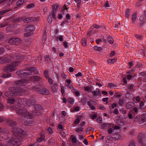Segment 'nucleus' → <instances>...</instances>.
<instances>
[{
	"instance_id": "obj_1",
	"label": "nucleus",
	"mask_w": 146,
	"mask_h": 146,
	"mask_svg": "<svg viewBox=\"0 0 146 146\" xmlns=\"http://www.w3.org/2000/svg\"><path fill=\"white\" fill-rule=\"evenodd\" d=\"M9 123L12 127L11 130L15 136L9 141V143L13 146H19L22 144L23 138L28 135L27 132L19 127L16 121H10Z\"/></svg>"
},
{
	"instance_id": "obj_2",
	"label": "nucleus",
	"mask_w": 146,
	"mask_h": 146,
	"mask_svg": "<svg viewBox=\"0 0 146 146\" xmlns=\"http://www.w3.org/2000/svg\"><path fill=\"white\" fill-rule=\"evenodd\" d=\"M9 91H7L5 93V96L9 98L11 96L15 97L18 96H21L23 93L26 92L25 89L21 87L16 88L11 87L9 88Z\"/></svg>"
},
{
	"instance_id": "obj_3",
	"label": "nucleus",
	"mask_w": 146,
	"mask_h": 146,
	"mask_svg": "<svg viewBox=\"0 0 146 146\" xmlns=\"http://www.w3.org/2000/svg\"><path fill=\"white\" fill-rule=\"evenodd\" d=\"M0 58L1 64L8 63L10 61L11 62L12 64L21 63L23 60V59L21 57L15 54L10 57V59L5 56H3Z\"/></svg>"
},
{
	"instance_id": "obj_4",
	"label": "nucleus",
	"mask_w": 146,
	"mask_h": 146,
	"mask_svg": "<svg viewBox=\"0 0 146 146\" xmlns=\"http://www.w3.org/2000/svg\"><path fill=\"white\" fill-rule=\"evenodd\" d=\"M26 69V70H22L17 71L16 74L19 77L21 78H23L28 77L29 75L32 74L33 73L36 74V73L37 72L35 67H31L27 68Z\"/></svg>"
},
{
	"instance_id": "obj_5",
	"label": "nucleus",
	"mask_w": 146,
	"mask_h": 146,
	"mask_svg": "<svg viewBox=\"0 0 146 146\" xmlns=\"http://www.w3.org/2000/svg\"><path fill=\"white\" fill-rule=\"evenodd\" d=\"M16 111L17 114L19 116L28 117L31 119L33 118L32 114L25 109H17Z\"/></svg>"
},
{
	"instance_id": "obj_6",
	"label": "nucleus",
	"mask_w": 146,
	"mask_h": 146,
	"mask_svg": "<svg viewBox=\"0 0 146 146\" xmlns=\"http://www.w3.org/2000/svg\"><path fill=\"white\" fill-rule=\"evenodd\" d=\"M33 90L35 89V90L40 94L44 95H49L50 94V92L48 90L45 88H43L41 89L38 88L36 86H34Z\"/></svg>"
},
{
	"instance_id": "obj_7",
	"label": "nucleus",
	"mask_w": 146,
	"mask_h": 146,
	"mask_svg": "<svg viewBox=\"0 0 146 146\" xmlns=\"http://www.w3.org/2000/svg\"><path fill=\"white\" fill-rule=\"evenodd\" d=\"M35 27L33 25H29L26 27L25 29L26 33L24 34L25 37L28 36H31L32 32L35 29Z\"/></svg>"
},
{
	"instance_id": "obj_8",
	"label": "nucleus",
	"mask_w": 146,
	"mask_h": 146,
	"mask_svg": "<svg viewBox=\"0 0 146 146\" xmlns=\"http://www.w3.org/2000/svg\"><path fill=\"white\" fill-rule=\"evenodd\" d=\"M16 66L17 64H8L3 68V70L7 73L12 72L15 70Z\"/></svg>"
},
{
	"instance_id": "obj_9",
	"label": "nucleus",
	"mask_w": 146,
	"mask_h": 146,
	"mask_svg": "<svg viewBox=\"0 0 146 146\" xmlns=\"http://www.w3.org/2000/svg\"><path fill=\"white\" fill-rule=\"evenodd\" d=\"M21 41V39L19 38H12L8 40V42L11 45H17L20 43Z\"/></svg>"
},
{
	"instance_id": "obj_10",
	"label": "nucleus",
	"mask_w": 146,
	"mask_h": 146,
	"mask_svg": "<svg viewBox=\"0 0 146 146\" xmlns=\"http://www.w3.org/2000/svg\"><path fill=\"white\" fill-rule=\"evenodd\" d=\"M143 134L140 133L139 134L138 136V139L139 143L143 146H146V138L143 139Z\"/></svg>"
},
{
	"instance_id": "obj_11",
	"label": "nucleus",
	"mask_w": 146,
	"mask_h": 146,
	"mask_svg": "<svg viewBox=\"0 0 146 146\" xmlns=\"http://www.w3.org/2000/svg\"><path fill=\"white\" fill-rule=\"evenodd\" d=\"M8 132L2 130L0 131V140L2 141V139L5 140L7 138Z\"/></svg>"
},
{
	"instance_id": "obj_12",
	"label": "nucleus",
	"mask_w": 146,
	"mask_h": 146,
	"mask_svg": "<svg viewBox=\"0 0 146 146\" xmlns=\"http://www.w3.org/2000/svg\"><path fill=\"white\" fill-rule=\"evenodd\" d=\"M96 104V102L93 100L87 101V105L92 110H94L96 109V107L94 105H95Z\"/></svg>"
},
{
	"instance_id": "obj_13",
	"label": "nucleus",
	"mask_w": 146,
	"mask_h": 146,
	"mask_svg": "<svg viewBox=\"0 0 146 146\" xmlns=\"http://www.w3.org/2000/svg\"><path fill=\"white\" fill-rule=\"evenodd\" d=\"M28 82V80L27 79H23L17 81L16 84L18 86H24L25 84L27 83Z\"/></svg>"
},
{
	"instance_id": "obj_14",
	"label": "nucleus",
	"mask_w": 146,
	"mask_h": 146,
	"mask_svg": "<svg viewBox=\"0 0 146 146\" xmlns=\"http://www.w3.org/2000/svg\"><path fill=\"white\" fill-rule=\"evenodd\" d=\"M113 125L112 123H102L101 125V128L102 129H108L110 127H111V126Z\"/></svg>"
},
{
	"instance_id": "obj_15",
	"label": "nucleus",
	"mask_w": 146,
	"mask_h": 146,
	"mask_svg": "<svg viewBox=\"0 0 146 146\" xmlns=\"http://www.w3.org/2000/svg\"><path fill=\"white\" fill-rule=\"evenodd\" d=\"M65 82L67 83L66 86L70 89H72L73 88V84L72 83L70 79H66Z\"/></svg>"
},
{
	"instance_id": "obj_16",
	"label": "nucleus",
	"mask_w": 146,
	"mask_h": 146,
	"mask_svg": "<svg viewBox=\"0 0 146 146\" xmlns=\"http://www.w3.org/2000/svg\"><path fill=\"white\" fill-rule=\"evenodd\" d=\"M58 84L56 83H54L52 86H51V90L54 92H56L58 88Z\"/></svg>"
},
{
	"instance_id": "obj_17",
	"label": "nucleus",
	"mask_w": 146,
	"mask_h": 146,
	"mask_svg": "<svg viewBox=\"0 0 146 146\" xmlns=\"http://www.w3.org/2000/svg\"><path fill=\"white\" fill-rule=\"evenodd\" d=\"M34 19V17H32L23 19V21L25 23H30L32 21H33Z\"/></svg>"
},
{
	"instance_id": "obj_18",
	"label": "nucleus",
	"mask_w": 146,
	"mask_h": 146,
	"mask_svg": "<svg viewBox=\"0 0 146 146\" xmlns=\"http://www.w3.org/2000/svg\"><path fill=\"white\" fill-rule=\"evenodd\" d=\"M40 137L38 138L37 139V141L38 142H42L44 139L45 138V134H42V133H40Z\"/></svg>"
},
{
	"instance_id": "obj_19",
	"label": "nucleus",
	"mask_w": 146,
	"mask_h": 146,
	"mask_svg": "<svg viewBox=\"0 0 146 146\" xmlns=\"http://www.w3.org/2000/svg\"><path fill=\"white\" fill-rule=\"evenodd\" d=\"M70 138L72 140V143L75 145V144L76 143L77 141L76 137L74 136L73 135H71L70 137Z\"/></svg>"
},
{
	"instance_id": "obj_20",
	"label": "nucleus",
	"mask_w": 146,
	"mask_h": 146,
	"mask_svg": "<svg viewBox=\"0 0 146 146\" xmlns=\"http://www.w3.org/2000/svg\"><path fill=\"white\" fill-rule=\"evenodd\" d=\"M40 79V77L38 76H33L32 78V80L34 81H39Z\"/></svg>"
},
{
	"instance_id": "obj_21",
	"label": "nucleus",
	"mask_w": 146,
	"mask_h": 146,
	"mask_svg": "<svg viewBox=\"0 0 146 146\" xmlns=\"http://www.w3.org/2000/svg\"><path fill=\"white\" fill-rule=\"evenodd\" d=\"M25 0H20L16 3V5L18 7H20L25 3Z\"/></svg>"
},
{
	"instance_id": "obj_22",
	"label": "nucleus",
	"mask_w": 146,
	"mask_h": 146,
	"mask_svg": "<svg viewBox=\"0 0 146 146\" xmlns=\"http://www.w3.org/2000/svg\"><path fill=\"white\" fill-rule=\"evenodd\" d=\"M141 117V115H137L136 116L134 119V121L135 122L137 121L139 124V123L140 122V118Z\"/></svg>"
},
{
	"instance_id": "obj_23",
	"label": "nucleus",
	"mask_w": 146,
	"mask_h": 146,
	"mask_svg": "<svg viewBox=\"0 0 146 146\" xmlns=\"http://www.w3.org/2000/svg\"><path fill=\"white\" fill-rule=\"evenodd\" d=\"M45 60L46 61L48 62V63H52L51 61L49 55H47L45 56Z\"/></svg>"
},
{
	"instance_id": "obj_24",
	"label": "nucleus",
	"mask_w": 146,
	"mask_h": 146,
	"mask_svg": "<svg viewBox=\"0 0 146 146\" xmlns=\"http://www.w3.org/2000/svg\"><path fill=\"white\" fill-rule=\"evenodd\" d=\"M34 108L36 110H39L42 108V106L39 104H36L34 106Z\"/></svg>"
},
{
	"instance_id": "obj_25",
	"label": "nucleus",
	"mask_w": 146,
	"mask_h": 146,
	"mask_svg": "<svg viewBox=\"0 0 146 146\" xmlns=\"http://www.w3.org/2000/svg\"><path fill=\"white\" fill-rule=\"evenodd\" d=\"M23 17H19L15 18L14 21L15 23L21 22L23 20Z\"/></svg>"
},
{
	"instance_id": "obj_26",
	"label": "nucleus",
	"mask_w": 146,
	"mask_h": 146,
	"mask_svg": "<svg viewBox=\"0 0 146 146\" xmlns=\"http://www.w3.org/2000/svg\"><path fill=\"white\" fill-rule=\"evenodd\" d=\"M137 13H133L132 15V22L134 23L136 19Z\"/></svg>"
},
{
	"instance_id": "obj_27",
	"label": "nucleus",
	"mask_w": 146,
	"mask_h": 146,
	"mask_svg": "<svg viewBox=\"0 0 146 146\" xmlns=\"http://www.w3.org/2000/svg\"><path fill=\"white\" fill-rule=\"evenodd\" d=\"M83 130V128L81 127L77 128L75 129V131L79 133H81Z\"/></svg>"
},
{
	"instance_id": "obj_28",
	"label": "nucleus",
	"mask_w": 146,
	"mask_h": 146,
	"mask_svg": "<svg viewBox=\"0 0 146 146\" xmlns=\"http://www.w3.org/2000/svg\"><path fill=\"white\" fill-rule=\"evenodd\" d=\"M24 123L25 124L28 126H29L30 124L33 123V122L32 120H26L25 121Z\"/></svg>"
},
{
	"instance_id": "obj_29",
	"label": "nucleus",
	"mask_w": 146,
	"mask_h": 146,
	"mask_svg": "<svg viewBox=\"0 0 146 146\" xmlns=\"http://www.w3.org/2000/svg\"><path fill=\"white\" fill-rule=\"evenodd\" d=\"M67 102L70 104L73 105L74 102V99L71 98H68L67 99Z\"/></svg>"
},
{
	"instance_id": "obj_30",
	"label": "nucleus",
	"mask_w": 146,
	"mask_h": 146,
	"mask_svg": "<svg viewBox=\"0 0 146 146\" xmlns=\"http://www.w3.org/2000/svg\"><path fill=\"white\" fill-rule=\"evenodd\" d=\"M57 12L56 11L55 9H53V11L51 12V14H52V16L53 18L55 20L56 19V13Z\"/></svg>"
},
{
	"instance_id": "obj_31",
	"label": "nucleus",
	"mask_w": 146,
	"mask_h": 146,
	"mask_svg": "<svg viewBox=\"0 0 146 146\" xmlns=\"http://www.w3.org/2000/svg\"><path fill=\"white\" fill-rule=\"evenodd\" d=\"M64 88H65L63 86H61V92L63 97H65V90L64 89Z\"/></svg>"
},
{
	"instance_id": "obj_32",
	"label": "nucleus",
	"mask_w": 146,
	"mask_h": 146,
	"mask_svg": "<svg viewBox=\"0 0 146 146\" xmlns=\"http://www.w3.org/2000/svg\"><path fill=\"white\" fill-rule=\"evenodd\" d=\"M118 104V105L119 106H123L124 104L123 99L122 98H119V99Z\"/></svg>"
},
{
	"instance_id": "obj_33",
	"label": "nucleus",
	"mask_w": 146,
	"mask_h": 146,
	"mask_svg": "<svg viewBox=\"0 0 146 146\" xmlns=\"http://www.w3.org/2000/svg\"><path fill=\"white\" fill-rule=\"evenodd\" d=\"M48 72V70H45L44 72V75L46 79L49 77Z\"/></svg>"
},
{
	"instance_id": "obj_34",
	"label": "nucleus",
	"mask_w": 146,
	"mask_h": 146,
	"mask_svg": "<svg viewBox=\"0 0 146 146\" xmlns=\"http://www.w3.org/2000/svg\"><path fill=\"white\" fill-rule=\"evenodd\" d=\"M108 42L110 44H112L113 42V38L110 36H109L107 38Z\"/></svg>"
},
{
	"instance_id": "obj_35",
	"label": "nucleus",
	"mask_w": 146,
	"mask_h": 146,
	"mask_svg": "<svg viewBox=\"0 0 146 146\" xmlns=\"http://www.w3.org/2000/svg\"><path fill=\"white\" fill-rule=\"evenodd\" d=\"M81 43L83 46H86V40L84 38H82L81 41Z\"/></svg>"
},
{
	"instance_id": "obj_36",
	"label": "nucleus",
	"mask_w": 146,
	"mask_h": 146,
	"mask_svg": "<svg viewBox=\"0 0 146 146\" xmlns=\"http://www.w3.org/2000/svg\"><path fill=\"white\" fill-rule=\"evenodd\" d=\"M131 111H133V112L134 115H136L138 112V108L137 107H134L132 109V110Z\"/></svg>"
},
{
	"instance_id": "obj_37",
	"label": "nucleus",
	"mask_w": 146,
	"mask_h": 146,
	"mask_svg": "<svg viewBox=\"0 0 146 146\" xmlns=\"http://www.w3.org/2000/svg\"><path fill=\"white\" fill-rule=\"evenodd\" d=\"M15 102V100L13 98H9L7 100V103L11 104H13Z\"/></svg>"
},
{
	"instance_id": "obj_38",
	"label": "nucleus",
	"mask_w": 146,
	"mask_h": 146,
	"mask_svg": "<svg viewBox=\"0 0 146 146\" xmlns=\"http://www.w3.org/2000/svg\"><path fill=\"white\" fill-rule=\"evenodd\" d=\"M95 91L96 93V96H101V92L98 88H96V91Z\"/></svg>"
},
{
	"instance_id": "obj_39",
	"label": "nucleus",
	"mask_w": 146,
	"mask_h": 146,
	"mask_svg": "<svg viewBox=\"0 0 146 146\" xmlns=\"http://www.w3.org/2000/svg\"><path fill=\"white\" fill-rule=\"evenodd\" d=\"M140 122L139 123V124H142V123L145 122L146 121V118L145 117H143L142 118L141 117Z\"/></svg>"
},
{
	"instance_id": "obj_40",
	"label": "nucleus",
	"mask_w": 146,
	"mask_h": 146,
	"mask_svg": "<svg viewBox=\"0 0 146 146\" xmlns=\"http://www.w3.org/2000/svg\"><path fill=\"white\" fill-rule=\"evenodd\" d=\"M59 5H58L55 4L52 6V9H55V10L57 11L59 8Z\"/></svg>"
},
{
	"instance_id": "obj_41",
	"label": "nucleus",
	"mask_w": 146,
	"mask_h": 146,
	"mask_svg": "<svg viewBox=\"0 0 146 146\" xmlns=\"http://www.w3.org/2000/svg\"><path fill=\"white\" fill-rule=\"evenodd\" d=\"M2 76L4 78L9 77L11 76V74L10 73L8 74H3Z\"/></svg>"
},
{
	"instance_id": "obj_42",
	"label": "nucleus",
	"mask_w": 146,
	"mask_h": 146,
	"mask_svg": "<svg viewBox=\"0 0 146 146\" xmlns=\"http://www.w3.org/2000/svg\"><path fill=\"white\" fill-rule=\"evenodd\" d=\"M130 9L128 8H127L126 9V12H125V16L126 17L128 18L129 16V14H130Z\"/></svg>"
},
{
	"instance_id": "obj_43",
	"label": "nucleus",
	"mask_w": 146,
	"mask_h": 146,
	"mask_svg": "<svg viewBox=\"0 0 146 146\" xmlns=\"http://www.w3.org/2000/svg\"><path fill=\"white\" fill-rule=\"evenodd\" d=\"M75 1L76 3H77V6L79 8L81 3V0H74Z\"/></svg>"
},
{
	"instance_id": "obj_44",
	"label": "nucleus",
	"mask_w": 146,
	"mask_h": 146,
	"mask_svg": "<svg viewBox=\"0 0 146 146\" xmlns=\"http://www.w3.org/2000/svg\"><path fill=\"white\" fill-rule=\"evenodd\" d=\"M127 86L128 89L130 90H132L134 87V85L132 84H129Z\"/></svg>"
},
{
	"instance_id": "obj_45",
	"label": "nucleus",
	"mask_w": 146,
	"mask_h": 146,
	"mask_svg": "<svg viewBox=\"0 0 146 146\" xmlns=\"http://www.w3.org/2000/svg\"><path fill=\"white\" fill-rule=\"evenodd\" d=\"M108 86L110 88H112L115 87H116V85L114 84L111 83H110L108 84Z\"/></svg>"
},
{
	"instance_id": "obj_46",
	"label": "nucleus",
	"mask_w": 146,
	"mask_h": 146,
	"mask_svg": "<svg viewBox=\"0 0 146 146\" xmlns=\"http://www.w3.org/2000/svg\"><path fill=\"white\" fill-rule=\"evenodd\" d=\"M34 6V5L33 3H31L27 5V7L28 9H30L33 8Z\"/></svg>"
},
{
	"instance_id": "obj_47",
	"label": "nucleus",
	"mask_w": 146,
	"mask_h": 146,
	"mask_svg": "<svg viewBox=\"0 0 146 146\" xmlns=\"http://www.w3.org/2000/svg\"><path fill=\"white\" fill-rule=\"evenodd\" d=\"M94 49L98 51H101L102 50V48L101 47H98L97 46H95L94 47Z\"/></svg>"
},
{
	"instance_id": "obj_48",
	"label": "nucleus",
	"mask_w": 146,
	"mask_h": 146,
	"mask_svg": "<svg viewBox=\"0 0 146 146\" xmlns=\"http://www.w3.org/2000/svg\"><path fill=\"white\" fill-rule=\"evenodd\" d=\"M96 121L98 123H101L102 122V118L101 117H99L96 119Z\"/></svg>"
},
{
	"instance_id": "obj_49",
	"label": "nucleus",
	"mask_w": 146,
	"mask_h": 146,
	"mask_svg": "<svg viewBox=\"0 0 146 146\" xmlns=\"http://www.w3.org/2000/svg\"><path fill=\"white\" fill-rule=\"evenodd\" d=\"M80 120L79 119V118H77L74 121V123L76 125L80 123Z\"/></svg>"
},
{
	"instance_id": "obj_50",
	"label": "nucleus",
	"mask_w": 146,
	"mask_h": 146,
	"mask_svg": "<svg viewBox=\"0 0 146 146\" xmlns=\"http://www.w3.org/2000/svg\"><path fill=\"white\" fill-rule=\"evenodd\" d=\"M16 0H9L7 2V4L8 5H11L12 3L15 2Z\"/></svg>"
},
{
	"instance_id": "obj_51",
	"label": "nucleus",
	"mask_w": 146,
	"mask_h": 146,
	"mask_svg": "<svg viewBox=\"0 0 146 146\" xmlns=\"http://www.w3.org/2000/svg\"><path fill=\"white\" fill-rule=\"evenodd\" d=\"M135 37L138 39L141 40L142 39V36L141 35L138 34H135Z\"/></svg>"
},
{
	"instance_id": "obj_52",
	"label": "nucleus",
	"mask_w": 146,
	"mask_h": 146,
	"mask_svg": "<svg viewBox=\"0 0 146 146\" xmlns=\"http://www.w3.org/2000/svg\"><path fill=\"white\" fill-rule=\"evenodd\" d=\"M63 45L64 47L66 48H68L69 46L68 45V43L66 41H64L63 42Z\"/></svg>"
},
{
	"instance_id": "obj_53",
	"label": "nucleus",
	"mask_w": 146,
	"mask_h": 146,
	"mask_svg": "<svg viewBox=\"0 0 146 146\" xmlns=\"http://www.w3.org/2000/svg\"><path fill=\"white\" fill-rule=\"evenodd\" d=\"M87 98H85L82 100H81V102L83 104H85L86 102H87Z\"/></svg>"
},
{
	"instance_id": "obj_54",
	"label": "nucleus",
	"mask_w": 146,
	"mask_h": 146,
	"mask_svg": "<svg viewBox=\"0 0 146 146\" xmlns=\"http://www.w3.org/2000/svg\"><path fill=\"white\" fill-rule=\"evenodd\" d=\"M8 24L7 23H1L0 24V28H2L5 27Z\"/></svg>"
},
{
	"instance_id": "obj_55",
	"label": "nucleus",
	"mask_w": 146,
	"mask_h": 146,
	"mask_svg": "<svg viewBox=\"0 0 146 146\" xmlns=\"http://www.w3.org/2000/svg\"><path fill=\"white\" fill-rule=\"evenodd\" d=\"M80 108L78 106H75L74 108V110L76 111H78L80 110Z\"/></svg>"
},
{
	"instance_id": "obj_56",
	"label": "nucleus",
	"mask_w": 146,
	"mask_h": 146,
	"mask_svg": "<svg viewBox=\"0 0 146 146\" xmlns=\"http://www.w3.org/2000/svg\"><path fill=\"white\" fill-rule=\"evenodd\" d=\"M5 35L3 33H0V40L4 38Z\"/></svg>"
},
{
	"instance_id": "obj_57",
	"label": "nucleus",
	"mask_w": 146,
	"mask_h": 146,
	"mask_svg": "<svg viewBox=\"0 0 146 146\" xmlns=\"http://www.w3.org/2000/svg\"><path fill=\"white\" fill-rule=\"evenodd\" d=\"M47 130L49 132V133H52L53 132L52 130V128L50 127H49L48 128Z\"/></svg>"
},
{
	"instance_id": "obj_58",
	"label": "nucleus",
	"mask_w": 146,
	"mask_h": 146,
	"mask_svg": "<svg viewBox=\"0 0 146 146\" xmlns=\"http://www.w3.org/2000/svg\"><path fill=\"white\" fill-rule=\"evenodd\" d=\"M104 6L106 7H110V5H109V1H107L105 3L104 5Z\"/></svg>"
},
{
	"instance_id": "obj_59",
	"label": "nucleus",
	"mask_w": 146,
	"mask_h": 146,
	"mask_svg": "<svg viewBox=\"0 0 146 146\" xmlns=\"http://www.w3.org/2000/svg\"><path fill=\"white\" fill-rule=\"evenodd\" d=\"M47 79H48V82L49 84H52L53 83V80L52 78H50L49 77Z\"/></svg>"
},
{
	"instance_id": "obj_60",
	"label": "nucleus",
	"mask_w": 146,
	"mask_h": 146,
	"mask_svg": "<svg viewBox=\"0 0 146 146\" xmlns=\"http://www.w3.org/2000/svg\"><path fill=\"white\" fill-rule=\"evenodd\" d=\"M4 51V48H0V54H3Z\"/></svg>"
},
{
	"instance_id": "obj_61",
	"label": "nucleus",
	"mask_w": 146,
	"mask_h": 146,
	"mask_svg": "<svg viewBox=\"0 0 146 146\" xmlns=\"http://www.w3.org/2000/svg\"><path fill=\"white\" fill-rule=\"evenodd\" d=\"M113 113L116 114H118L119 113L118 111L117 108H115L113 111Z\"/></svg>"
},
{
	"instance_id": "obj_62",
	"label": "nucleus",
	"mask_w": 146,
	"mask_h": 146,
	"mask_svg": "<svg viewBox=\"0 0 146 146\" xmlns=\"http://www.w3.org/2000/svg\"><path fill=\"white\" fill-rule=\"evenodd\" d=\"M97 116V115L96 114H95L92 115V119L94 120L96 119Z\"/></svg>"
},
{
	"instance_id": "obj_63",
	"label": "nucleus",
	"mask_w": 146,
	"mask_h": 146,
	"mask_svg": "<svg viewBox=\"0 0 146 146\" xmlns=\"http://www.w3.org/2000/svg\"><path fill=\"white\" fill-rule=\"evenodd\" d=\"M129 146H136L134 142L133 141H131L130 143Z\"/></svg>"
},
{
	"instance_id": "obj_64",
	"label": "nucleus",
	"mask_w": 146,
	"mask_h": 146,
	"mask_svg": "<svg viewBox=\"0 0 146 146\" xmlns=\"http://www.w3.org/2000/svg\"><path fill=\"white\" fill-rule=\"evenodd\" d=\"M141 75L144 76H146V71L144 72H142L140 73Z\"/></svg>"
}]
</instances>
